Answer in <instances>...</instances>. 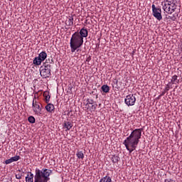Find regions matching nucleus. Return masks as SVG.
Returning a JSON list of instances; mask_svg holds the SVG:
<instances>
[{"label": "nucleus", "instance_id": "nucleus-1", "mask_svg": "<svg viewBox=\"0 0 182 182\" xmlns=\"http://www.w3.org/2000/svg\"><path fill=\"white\" fill-rule=\"evenodd\" d=\"M142 132L143 129H136L124 141V144L129 153H132L134 150H136V147H137L139 141L141 139Z\"/></svg>", "mask_w": 182, "mask_h": 182}, {"label": "nucleus", "instance_id": "nucleus-2", "mask_svg": "<svg viewBox=\"0 0 182 182\" xmlns=\"http://www.w3.org/2000/svg\"><path fill=\"white\" fill-rule=\"evenodd\" d=\"M53 171L50 169L43 168L42 170L36 168L34 176V182H48Z\"/></svg>", "mask_w": 182, "mask_h": 182}, {"label": "nucleus", "instance_id": "nucleus-3", "mask_svg": "<svg viewBox=\"0 0 182 182\" xmlns=\"http://www.w3.org/2000/svg\"><path fill=\"white\" fill-rule=\"evenodd\" d=\"M83 38L80 37L79 31L75 32L70 38V46L71 49V53H75V52H79V48L83 46Z\"/></svg>", "mask_w": 182, "mask_h": 182}, {"label": "nucleus", "instance_id": "nucleus-4", "mask_svg": "<svg viewBox=\"0 0 182 182\" xmlns=\"http://www.w3.org/2000/svg\"><path fill=\"white\" fill-rule=\"evenodd\" d=\"M52 69V65L50 64L44 63V66L40 68V74L42 77L46 79V77H50V72Z\"/></svg>", "mask_w": 182, "mask_h": 182}, {"label": "nucleus", "instance_id": "nucleus-5", "mask_svg": "<svg viewBox=\"0 0 182 182\" xmlns=\"http://www.w3.org/2000/svg\"><path fill=\"white\" fill-rule=\"evenodd\" d=\"M32 108L37 116H41L42 114V108L41 107V102L36 101V97H34L32 102Z\"/></svg>", "mask_w": 182, "mask_h": 182}, {"label": "nucleus", "instance_id": "nucleus-6", "mask_svg": "<svg viewBox=\"0 0 182 182\" xmlns=\"http://www.w3.org/2000/svg\"><path fill=\"white\" fill-rule=\"evenodd\" d=\"M152 12L153 16L156 18L158 21H161L163 19V16H161V9L156 8V5L152 4Z\"/></svg>", "mask_w": 182, "mask_h": 182}, {"label": "nucleus", "instance_id": "nucleus-7", "mask_svg": "<svg viewBox=\"0 0 182 182\" xmlns=\"http://www.w3.org/2000/svg\"><path fill=\"white\" fill-rule=\"evenodd\" d=\"M127 106H134L136 103V97L134 95H129L124 99Z\"/></svg>", "mask_w": 182, "mask_h": 182}, {"label": "nucleus", "instance_id": "nucleus-8", "mask_svg": "<svg viewBox=\"0 0 182 182\" xmlns=\"http://www.w3.org/2000/svg\"><path fill=\"white\" fill-rule=\"evenodd\" d=\"M175 5L176 4H173V5L168 6H163V9L165 12H166V14H169L170 15H171L173 12H176V7H174Z\"/></svg>", "mask_w": 182, "mask_h": 182}, {"label": "nucleus", "instance_id": "nucleus-9", "mask_svg": "<svg viewBox=\"0 0 182 182\" xmlns=\"http://www.w3.org/2000/svg\"><path fill=\"white\" fill-rule=\"evenodd\" d=\"M63 126V129H65V132H69V130L73 127V122L70 121H65Z\"/></svg>", "mask_w": 182, "mask_h": 182}, {"label": "nucleus", "instance_id": "nucleus-10", "mask_svg": "<svg viewBox=\"0 0 182 182\" xmlns=\"http://www.w3.org/2000/svg\"><path fill=\"white\" fill-rule=\"evenodd\" d=\"M78 33L81 39H83V38H87V36L89 35V31H87V28H82L80 29Z\"/></svg>", "mask_w": 182, "mask_h": 182}, {"label": "nucleus", "instance_id": "nucleus-11", "mask_svg": "<svg viewBox=\"0 0 182 182\" xmlns=\"http://www.w3.org/2000/svg\"><path fill=\"white\" fill-rule=\"evenodd\" d=\"M46 110L48 112V113H52L55 112V105L51 103H47V105L45 107Z\"/></svg>", "mask_w": 182, "mask_h": 182}, {"label": "nucleus", "instance_id": "nucleus-12", "mask_svg": "<svg viewBox=\"0 0 182 182\" xmlns=\"http://www.w3.org/2000/svg\"><path fill=\"white\" fill-rule=\"evenodd\" d=\"M43 96L45 98L46 103H49V102H50V95H49V92H44Z\"/></svg>", "mask_w": 182, "mask_h": 182}, {"label": "nucleus", "instance_id": "nucleus-13", "mask_svg": "<svg viewBox=\"0 0 182 182\" xmlns=\"http://www.w3.org/2000/svg\"><path fill=\"white\" fill-rule=\"evenodd\" d=\"M38 58L43 62L48 58V54L46 51H42L38 54Z\"/></svg>", "mask_w": 182, "mask_h": 182}, {"label": "nucleus", "instance_id": "nucleus-14", "mask_svg": "<svg viewBox=\"0 0 182 182\" xmlns=\"http://www.w3.org/2000/svg\"><path fill=\"white\" fill-rule=\"evenodd\" d=\"M42 62L43 61L38 57H36L33 60V63L36 66H41V65H42Z\"/></svg>", "mask_w": 182, "mask_h": 182}, {"label": "nucleus", "instance_id": "nucleus-15", "mask_svg": "<svg viewBox=\"0 0 182 182\" xmlns=\"http://www.w3.org/2000/svg\"><path fill=\"white\" fill-rule=\"evenodd\" d=\"M26 182H33V173L29 172L26 177Z\"/></svg>", "mask_w": 182, "mask_h": 182}, {"label": "nucleus", "instance_id": "nucleus-16", "mask_svg": "<svg viewBox=\"0 0 182 182\" xmlns=\"http://www.w3.org/2000/svg\"><path fill=\"white\" fill-rule=\"evenodd\" d=\"M76 156L77 159L83 160L85 159V154H83L82 151H77Z\"/></svg>", "mask_w": 182, "mask_h": 182}, {"label": "nucleus", "instance_id": "nucleus-17", "mask_svg": "<svg viewBox=\"0 0 182 182\" xmlns=\"http://www.w3.org/2000/svg\"><path fill=\"white\" fill-rule=\"evenodd\" d=\"M177 75H175L172 77L171 82L173 83V85H176V83H180V80L177 79Z\"/></svg>", "mask_w": 182, "mask_h": 182}, {"label": "nucleus", "instance_id": "nucleus-18", "mask_svg": "<svg viewBox=\"0 0 182 182\" xmlns=\"http://www.w3.org/2000/svg\"><path fill=\"white\" fill-rule=\"evenodd\" d=\"M101 89L102 92H104V93H109V90H110V88L108 87L107 85H102Z\"/></svg>", "mask_w": 182, "mask_h": 182}, {"label": "nucleus", "instance_id": "nucleus-19", "mask_svg": "<svg viewBox=\"0 0 182 182\" xmlns=\"http://www.w3.org/2000/svg\"><path fill=\"white\" fill-rule=\"evenodd\" d=\"M100 182H112V178L107 176L102 178Z\"/></svg>", "mask_w": 182, "mask_h": 182}, {"label": "nucleus", "instance_id": "nucleus-20", "mask_svg": "<svg viewBox=\"0 0 182 182\" xmlns=\"http://www.w3.org/2000/svg\"><path fill=\"white\" fill-rule=\"evenodd\" d=\"M73 21H74L73 16H71L68 18V26H73Z\"/></svg>", "mask_w": 182, "mask_h": 182}, {"label": "nucleus", "instance_id": "nucleus-21", "mask_svg": "<svg viewBox=\"0 0 182 182\" xmlns=\"http://www.w3.org/2000/svg\"><path fill=\"white\" fill-rule=\"evenodd\" d=\"M95 103V101L93 100H87V104L85 105L87 110H89V105H93Z\"/></svg>", "mask_w": 182, "mask_h": 182}, {"label": "nucleus", "instance_id": "nucleus-22", "mask_svg": "<svg viewBox=\"0 0 182 182\" xmlns=\"http://www.w3.org/2000/svg\"><path fill=\"white\" fill-rule=\"evenodd\" d=\"M97 108V104H94V105L92 104L91 107H89L88 110H91L92 112V111H95Z\"/></svg>", "mask_w": 182, "mask_h": 182}, {"label": "nucleus", "instance_id": "nucleus-23", "mask_svg": "<svg viewBox=\"0 0 182 182\" xmlns=\"http://www.w3.org/2000/svg\"><path fill=\"white\" fill-rule=\"evenodd\" d=\"M11 160L13 162L18 161V160H21V156H13V157H11Z\"/></svg>", "mask_w": 182, "mask_h": 182}, {"label": "nucleus", "instance_id": "nucleus-24", "mask_svg": "<svg viewBox=\"0 0 182 182\" xmlns=\"http://www.w3.org/2000/svg\"><path fill=\"white\" fill-rule=\"evenodd\" d=\"M171 5H173L171 1L166 0L164 6H170Z\"/></svg>", "mask_w": 182, "mask_h": 182}, {"label": "nucleus", "instance_id": "nucleus-25", "mask_svg": "<svg viewBox=\"0 0 182 182\" xmlns=\"http://www.w3.org/2000/svg\"><path fill=\"white\" fill-rule=\"evenodd\" d=\"M28 120L29 123H31V124H33L36 122L35 117H33L32 116L29 117Z\"/></svg>", "mask_w": 182, "mask_h": 182}, {"label": "nucleus", "instance_id": "nucleus-26", "mask_svg": "<svg viewBox=\"0 0 182 182\" xmlns=\"http://www.w3.org/2000/svg\"><path fill=\"white\" fill-rule=\"evenodd\" d=\"M44 63H46V65H50V63H53V59L48 58Z\"/></svg>", "mask_w": 182, "mask_h": 182}, {"label": "nucleus", "instance_id": "nucleus-27", "mask_svg": "<svg viewBox=\"0 0 182 182\" xmlns=\"http://www.w3.org/2000/svg\"><path fill=\"white\" fill-rule=\"evenodd\" d=\"M11 163H14L11 158L6 160L4 164H11Z\"/></svg>", "mask_w": 182, "mask_h": 182}, {"label": "nucleus", "instance_id": "nucleus-28", "mask_svg": "<svg viewBox=\"0 0 182 182\" xmlns=\"http://www.w3.org/2000/svg\"><path fill=\"white\" fill-rule=\"evenodd\" d=\"M16 178L17 180H21L22 178V176H21L20 174H16Z\"/></svg>", "mask_w": 182, "mask_h": 182}, {"label": "nucleus", "instance_id": "nucleus-29", "mask_svg": "<svg viewBox=\"0 0 182 182\" xmlns=\"http://www.w3.org/2000/svg\"><path fill=\"white\" fill-rule=\"evenodd\" d=\"M164 95H166V92L165 91H163L161 95L158 97L159 99H160V97H161V96H164Z\"/></svg>", "mask_w": 182, "mask_h": 182}, {"label": "nucleus", "instance_id": "nucleus-30", "mask_svg": "<svg viewBox=\"0 0 182 182\" xmlns=\"http://www.w3.org/2000/svg\"><path fill=\"white\" fill-rule=\"evenodd\" d=\"M168 90H170V87L168 85H167L165 89H164V91L165 92H168Z\"/></svg>", "mask_w": 182, "mask_h": 182}, {"label": "nucleus", "instance_id": "nucleus-31", "mask_svg": "<svg viewBox=\"0 0 182 182\" xmlns=\"http://www.w3.org/2000/svg\"><path fill=\"white\" fill-rule=\"evenodd\" d=\"M165 182H176L173 179H165Z\"/></svg>", "mask_w": 182, "mask_h": 182}, {"label": "nucleus", "instance_id": "nucleus-32", "mask_svg": "<svg viewBox=\"0 0 182 182\" xmlns=\"http://www.w3.org/2000/svg\"><path fill=\"white\" fill-rule=\"evenodd\" d=\"M116 160H117V161H119V160H120V158L116 156Z\"/></svg>", "mask_w": 182, "mask_h": 182}, {"label": "nucleus", "instance_id": "nucleus-33", "mask_svg": "<svg viewBox=\"0 0 182 182\" xmlns=\"http://www.w3.org/2000/svg\"><path fill=\"white\" fill-rule=\"evenodd\" d=\"M111 130H113V129H109V133H110Z\"/></svg>", "mask_w": 182, "mask_h": 182}, {"label": "nucleus", "instance_id": "nucleus-34", "mask_svg": "<svg viewBox=\"0 0 182 182\" xmlns=\"http://www.w3.org/2000/svg\"><path fill=\"white\" fill-rule=\"evenodd\" d=\"M9 1H14V0H9Z\"/></svg>", "mask_w": 182, "mask_h": 182}]
</instances>
